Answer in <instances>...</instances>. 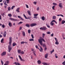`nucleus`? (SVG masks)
I'll list each match as a JSON object with an SVG mask.
<instances>
[{"instance_id": "obj_1", "label": "nucleus", "mask_w": 65, "mask_h": 65, "mask_svg": "<svg viewBox=\"0 0 65 65\" xmlns=\"http://www.w3.org/2000/svg\"><path fill=\"white\" fill-rule=\"evenodd\" d=\"M12 37H10L9 38V45L8 47V52L10 53L11 50L12 49V47H11L10 46H11V44L12 43Z\"/></svg>"}, {"instance_id": "obj_2", "label": "nucleus", "mask_w": 65, "mask_h": 65, "mask_svg": "<svg viewBox=\"0 0 65 65\" xmlns=\"http://www.w3.org/2000/svg\"><path fill=\"white\" fill-rule=\"evenodd\" d=\"M40 39L38 40V42L41 45H42V44H43L42 41H43L44 42H45V41L44 39L41 37H40Z\"/></svg>"}, {"instance_id": "obj_3", "label": "nucleus", "mask_w": 65, "mask_h": 65, "mask_svg": "<svg viewBox=\"0 0 65 65\" xmlns=\"http://www.w3.org/2000/svg\"><path fill=\"white\" fill-rule=\"evenodd\" d=\"M40 30H46L47 29V28L45 26H44L43 27H40Z\"/></svg>"}, {"instance_id": "obj_4", "label": "nucleus", "mask_w": 65, "mask_h": 65, "mask_svg": "<svg viewBox=\"0 0 65 65\" xmlns=\"http://www.w3.org/2000/svg\"><path fill=\"white\" fill-rule=\"evenodd\" d=\"M36 25H37V24L35 23H32L30 24V26L31 27H34Z\"/></svg>"}, {"instance_id": "obj_5", "label": "nucleus", "mask_w": 65, "mask_h": 65, "mask_svg": "<svg viewBox=\"0 0 65 65\" xmlns=\"http://www.w3.org/2000/svg\"><path fill=\"white\" fill-rule=\"evenodd\" d=\"M58 6L60 8H63V5H62V3H59Z\"/></svg>"}, {"instance_id": "obj_6", "label": "nucleus", "mask_w": 65, "mask_h": 65, "mask_svg": "<svg viewBox=\"0 0 65 65\" xmlns=\"http://www.w3.org/2000/svg\"><path fill=\"white\" fill-rule=\"evenodd\" d=\"M38 14H34V19H37L38 17H37L38 16Z\"/></svg>"}, {"instance_id": "obj_7", "label": "nucleus", "mask_w": 65, "mask_h": 65, "mask_svg": "<svg viewBox=\"0 0 65 65\" xmlns=\"http://www.w3.org/2000/svg\"><path fill=\"white\" fill-rule=\"evenodd\" d=\"M6 52H4L2 53L1 54V56H5L6 55Z\"/></svg>"}, {"instance_id": "obj_8", "label": "nucleus", "mask_w": 65, "mask_h": 65, "mask_svg": "<svg viewBox=\"0 0 65 65\" xmlns=\"http://www.w3.org/2000/svg\"><path fill=\"white\" fill-rule=\"evenodd\" d=\"M10 20H11L12 21H14L15 22L18 21L17 19H14L12 18H10Z\"/></svg>"}, {"instance_id": "obj_9", "label": "nucleus", "mask_w": 65, "mask_h": 65, "mask_svg": "<svg viewBox=\"0 0 65 65\" xmlns=\"http://www.w3.org/2000/svg\"><path fill=\"white\" fill-rule=\"evenodd\" d=\"M9 63V62L8 61H7L6 62V63H5L4 65H8Z\"/></svg>"}, {"instance_id": "obj_10", "label": "nucleus", "mask_w": 65, "mask_h": 65, "mask_svg": "<svg viewBox=\"0 0 65 65\" xmlns=\"http://www.w3.org/2000/svg\"><path fill=\"white\" fill-rule=\"evenodd\" d=\"M13 64H15L16 65H21V64L19 62H15L13 63Z\"/></svg>"}, {"instance_id": "obj_11", "label": "nucleus", "mask_w": 65, "mask_h": 65, "mask_svg": "<svg viewBox=\"0 0 65 65\" xmlns=\"http://www.w3.org/2000/svg\"><path fill=\"white\" fill-rule=\"evenodd\" d=\"M19 57L21 61H25V60L22 59L21 56L20 55H19Z\"/></svg>"}, {"instance_id": "obj_12", "label": "nucleus", "mask_w": 65, "mask_h": 65, "mask_svg": "<svg viewBox=\"0 0 65 65\" xmlns=\"http://www.w3.org/2000/svg\"><path fill=\"white\" fill-rule=\"evenodd\" d=\"M6 32L5 31L4 33L3 36L4 37H6Z\"/></svg>"}, {"instance_id": "obj_13", "label": "nucleus", "mask_w": 65, "mask_h": 65, "mask_svg": "<svg viewBox=\"0 0 65 65\" xmlns=\"http://www.w3.org/2000/svg\"><path fill=\"white\" fill-rule=\"evenodd\" d=\"M27 12L28 13V14L30 16H31V12L30 10H28L27 11Z\"/></svg>"}, {"instance_id": "obj_14", "label": "nucleus", "mask_w": 65, "mask_h": 65, "mask_svg": "<svg viewBox=\"0 0 65 65\" xmlns=\"http://www.w3.org/2000/svg\"><path fill=\"white\" fill-rule=\"evenodd\" d=\"M18 17L20 19H21V20H22V21H24V19H23V18H22V17H21L20 16H18Z\"/></svg>"}, {"instance_id": "obj_15", "label": "nucleus", "mask_w": 65, "mask_h": 65, "mask_svg": "<svg viewBox=\"0 0 65 65\" xmlns=\"http://www.w3.org/2000/svg\"><path fill=\"white\" fill-rule=\"evenodd\" d=\"M48 53H47L45 55V58H47V57L48 56Z\"/></svg>"}, {"instance_id": "obj_16", "label": "nucleus", "mask_w": 65, "mask_h": 65, "mask_svg": "<svg viewBox=\"0 0 65 65\" xmlns=\"http://www.w3.org/2000/svg\"><path fill=\"white\" fill-rule=\"evenodd\" d=\"M20 8H17L16 10V11H17L18 12H20Z\"/></svg>"}, {"instance_id": "obj_17", "label": "nucleus", "mask_w": 65, "mask_h": 65, "mask_svg": "<svg viewBox=\"0 0 65 65\" xmlns=\"http://www.w3.org/2000/svg\"><path fill=\"white\" fill-rule=\"evenodd\" d=\"M38 63L39 64H40L41 63V61L40 60H39L38 61Z\"/></svg>"}, {"instance_id": "obj_18", "label": "nucleus", "mask_w": 65, "mask_h": 65, "mask_svg": "<svg viewBox=\"0 0 65 65\" xmlns=\"http://www.w3.org/2000/svg\"><path fill=\"white\" fill-rule=\"evenodd\" d=\"M25 26L26 27H27L28 28H29V27H30V25L28 24H26Z\"/></svg>"}, {"instance_id": "obj_19", "label": "nucleus", "mask_w": 65, "mask_h": 65, "mask_svg": "<svg viewBox=\"0 0 65 65\" xmlns=\"http://www.w3.org/2000/svg\"><path fill=\"white\" fill-rule=\"evenodd\" d=\"M42 64L44 65H48L49 64H47V63H44V62H43L42 63Z\"/></svg>"}, {"instance_id": "obj_20", "label": "nucleus", "mask_w": 65, "mask_h": 65, "mask_svg": "<svg viewBox=\"0 0 65 65\" xmlns=\"http://www.w3.org/2000/svg\"><path fill=\"white\" fill-rule=\"evenodd\" d=\"M21 50H18V52L19 54H21Z\"/></svg>"}, {"instance_id": "obj_21", "label": "nucleus", "mask_w": 65, "mask_h": 65, "mask_svg": "<svg viewBox=\"0 0 65 65\" xmlns=\"http://www.w3.org/2000/svg\"><path fill=\"white\" fill-rule=\"evenodd\" d=\"M42 20H43V21H44L45 20V17L44 16L42 17Z\"/></svg>"}, {"instance_id": "obj_22", "label": "nucleus", "mask_w": 65, "mask_h": 65, "mask_svg": "<svg viewBox=\"0 0 65 65\" xmlns=\"http://www.w3.org/2000/svg\"><path fill=\"white\" fill-rule=\"evenodd\" d=\"M56 17L55 16H54L53 17V20H56Z\"/></svg>"}, {"instance_id": "obj_23", "label": "nucleus", "mask_w": 65, "mask_h": 65, "mask_svg": "<svg viewBox=\"0 0 65 65\" xmlns=\"http://www.w3.org/2000/svg\"><path fill=\"white\" fill-rule=\"evenodd\" d=\"M51 22H55V23L56 24H57V22H56V21H55V20H52Z\"/></svg>"}, {"instance_id": "obj_24", "label": "nucleus", "mask_w": 65, "mask_h": 65, "mask_svg": "<svg viewBox=\"0 0 65 65\" xmlns=\"http://www.w3.org/2000/svg\"><path fill=\"white\" fill-rule=\"evenodd\" d=\"M12 45H13V46H15L17 45V44L15 43H13L12 44Z\"/></svg>"}, {"instance_id": "obj_25", "label": "nucleus", "mask_w": 65, "mask_h": 65, "mask_svg": "<svg viewBox=\"0 0 65 65\" xmlns=\"http://www.w3.org/2000/svg\"><path fill=\"white\" fill-rule=\"evenodd\" d=\"M22 34L23 36H25V32H24V31H23Z\"/></svg>"}, {"instance_id": "obj_26", "label": "nucleus", "mask_w": 65, "mask_h": 65, "mask_svg": "<svg viewBox=\"0 0 65 65\" xmlns=\"http://www.w3.org/2000/svg\"><path fill=\"white\" fill-rule=\"evenodd\" d=\"M8 16L9 17H12V15L11 13H9L8 14Z\"/></svg>"}, {"instance_id": "obj_27", "label": "nucleus", "mask_w": 65, "mask_h": 65, "mask_svg": "<svg viewBox=\"0 0 65 65\" xmlns=\"http://www.w3.org/2000/svg\"><path fill=\"white\" fill-rule=\"evenodd\" d=\"M8 10L9 11H10V10H11V8L10 7H8Z\"/></svg>"}, {"instance_id": "obj_28", "label": "nucleus", "mask_w": 65, "mask_h": 65, "mask_svg": "<svg viewBox=\"0 0 65 65\" xmlns=\"http://www.w3.org/2000/svg\"><path fill=\"white\" fill-rule=\"evenodd\" d=\"M9 25L10 27H11V26H12V24H11V23L10 22L9 23Z\"/></svg>"}, {"instance_id": "obj_29", "label": "nucleus", "mask_w": 65, "mask_h": 65, "mask_svg": "<svg viewBox=\"0 0 65 65\" xmlns=\"http://www.w3.org/2000/svg\"><path fill=\"white\" fill-rule=\"evenodd\" d=\"M45 35V34H43L42 35V37L43 38H44V36Z\"/></svg>"}, {"instance_id": "obj_30", "label": "nucleus", "mask_w": 65, "mask_h": 65, "mask_svg": "<svg viewBox=\"0 0 65 65\" xmlns=\"http://www.w3.org/2000/svg\"><path fill=\"white\" fill-rule=\"evenodd\" d=\"M65 23V21L64 20H62V22H61V23L62 24H64V23Z\"/></svg>"}, {"instance_id": "obj_31", "label": "nucleus", "mask_w": 65, "mask_h": 65, "mask_svg": "<svg viewBox=\"0 0 65 65\" xmlns=\"http://www.w3.org/2000/svg\"><path fill=\"white\" fill-rule=\"evenodd\" d=\"M56 44H58L59 43V42L58 41H56L55 43Z\"/></svg>"}, {"instance_id": "obj_32", "label": "nucleus", "mask_w": 65, "mask_h": 65, "mask_svg": "<svg viewBox=\"0 0 65 65\" xmlns=\"http://www.w3.org/2000/svg\"><path fill=\"white\" fill-rule=\"evenodd\" d=\"M55 56L56 58H58V57L57 56V54H55Z\"/></svg>"}, {"instance_id": "obj_33", "label": "nucleus", "mask_w": 65, "mask_h": 65, "mask_svg": "<svg viewBox=\"0 0 65 65\" xmlns=\"http://www.w3.org/2000/svg\"><path fill=\"white\" fill-rule=\"evenodd\" d=\"M50 24L52 26H53L54 25V24L53 23V22H51V23H50Z\"/></svg>"}, {"instance_id": "obj_34", "label": "nucleus", "mask_w": 65, "mask_h": 65, "mask_svg": "<svg viewBox=\"0 0 65 65\" xmlns=\"http://www.w3.org/2000/svg\"><path fill=\"white\" fill-rule=\"evenodd\" d=\"M31 18H32L31 17L29 16L28 17L27 19H29V20H30V19H31Z\"/></svg>"}, {"instance_id": "obj_35", "label": "nucleus", "mask_w": 65, "mask_h": 65, "mask_svg": "<svg viewBox=\"0 0 65 65\" xmlns=\"http://www.w3.org/2000/svg\"><path fill=\"white\" fill-rule=\"evenodd\" d=\"M3 40H4V39L3 38L2 39L1 41V43H3Z\"/></svg>"}, {"instance_id": "obj_36", "label": "nucleus", "mask_w": 65, "mask_h": 65, "mask_svg": "<svg viewBox=\"0 0 65 65\" xmlns=\"http://www.w3.org/2000/svg\"><path fill=\"white\" fill-rule=\"evenodd\" d=\"M46 25L47 27H48V28H50V26H49V25H48V24H47V23H46Z\"/></svg>"}, {"instance_id": "obj_37", "label": "nucleus", "mask_w": 65, "mask_h": 65, "mask_svg": "<svg viewBox=\"0 0 65 65\" xmlns=\"http://www.w3.org/2000/svg\"><path fill=\"white\" fill-rule=\"evenodd\" d=\"M1 63H2V65H3V64H4V62L2 61V60H1Z\"/></svg>"}, {"instance_id": "obj_38", "label": "nucleus", "mask_w": 65, "mask_h": 65, "mask_svg": "<svg viewBox=\"0 0 65 65\" xmlns=\"http://www.w3.org/2000/svg\"><path fill=\"white\" fill-rule=\"evenodd\" d=\"M43 47H46V45H45V44H43Z\"/></svg>"}, {"instance_id": "obj_39", "label": "nucleus", "mask_w": 65, "mask_h": 65, "mask_svg": "<svg viewBox=\"0 0 65 65\" xmlns=\"http://www.w3.org/2000/svg\"><path fill=\"white\" fill-rule=\"evenodd\" d=\"M30 41H34V39H29Z\"/></svg>"}, {"instance_id": "obj_40", "label": "nucleus", "mask_w": 65, "mask_h": 65, "mask_svg": "<svg viewBox=\"0 0 65 65\" xmlns=\"http://www.w3.org/2000/svg\"><path fill=\"white\" fill-rule=\"evenodd\" d=\"M14 7H15V6H13L11 7V9H13Z\"/></svg>"}, {"instance_id": "obj_41", "label": "nucleus", "mask_w": 65, "mask_h": 65, "mask_svg": "<svg viewBox=\"0 0 65 65\" xmlns=\"http://www.w3.org/2000/svg\"><path fill=\"white\" fill-rule=\"evenodd\" d=\"M28 33H31V30L29 29L28 30Z\"/></svg>"}, {"instance_id": "obj_42", "label": "nucleus", "mask_w": 65, "mask_h": 65, "mask_svg": "<svg viewBox=\"0 0 65 65\" xmlns=\"http://www.w3.org/2000/svg\"><path fill=\"white\" fill-rule=\"evenodd\" d=\"M55 6H53L52 7V9H53V10H55Z\"/></svg>"}, {"instance_id": "obj_43", "label": "nucleus", "mask_w": 65, "mask_h": 65, "mask_svg": "<svg viewBox=\"0 0 65 65\" xmlns=\"http://www.w3.org/2000/svg\"><path fill=\"white\" fill-rule=\"evenodd\" d=\"M21 54H22V55H23V54H24V52L22 51H21Z\"/></svg>"}, {"instance_id": "obj_44", "label": "nucleus", "mask_w": 65, "mask_h": 65, "mask_svg": "<svg viewBox=\"0 0 65 65\" xmlns=\"http://www.w3.org/2000/svg\"><path fill=\"white\" fill-rule=\"evenodd\" d=\"M51 32H50V31H48L47 32V34H51Z\"/></svg>"}, {"instance_id": "obj_45", "label": "nucleus", "mask_w": 65, "mask_h": 65, "mask_svg": "<svg viewBox=\"0 0 65 65\" xmlns=\"http://www.w3.org/2000/svg\"><path fill=\"white\" fill-rule=\"evenodd\" d=\"M2 27L3 28H5V25L4 24H3L2 25Z\"/></svg>"}, {"instance_id": "obj_46", "label": "nucleus", "mask_w": 65, "mask_h": 65, "mask_svg": "<svg viewBox=\"0 0 65 65\" xmlns=\"http://www.w3.org/2000/svg\"><path fill=\"white\" fill-rule=\"evenodd\" d=\"M54 52V50H52V51H51L50 52L51 53V54H52V53H53V52Z\"/></svg>"}, {"instance_id": "obj_47", "label": "nucleus", "mask_w": 65, "mask_h": 65, "mask_svg": "<svg viewBox=\"0 0 65 65\" xmlns=\"http://www.w3.org/2000/svg\"><path fill=\"white\" fill-rule=\"evenodd\" d=\"M25 43V42L24 41H22L21 42V44H24Z\"/></svg>"}, {"instance_id": "obj_48", "label": "nucleus", "mask_w": 65, "mask_h": 65, "mask_svg": "<svg viewBox=\"0 0 65 65\" xmlns=\"http://www.w3.org/2000/svg\"><path fill=\"white\" fill-rule=\"evenodd\" d=\"M6 1L7 2V3H9V0H6Z\"/></svg>"}, {"instance_id": "obj_49", "label": "nucleus", "mask_w": 65, "mask_h": 65, "mask_svg": "<svg viewBox=\"0 0 65 65\" xmlns=\"http://www.w3.org/2000/svg\"><path fill=\"white\" fill-rule=\"evenodd\" d=\"M53 4L54 5H57V4L56 3H53Z\"/></svg>"}, {"instance_id": "obj_50", "label": "nucleus", "mask_w": 65, "mask_h": 65, "mask_svg": "<svg viewBox=\"0 0 65 65\" xmlns=\"http://www.w3.org/2000/svg\"><path fill=\"white\" fill-rule=\"evenodd\" d=\"M6 1H5V2L4 3V4L5 5H6L8 6V5H7V4H6Z\"/></svg>"}, {"instance_id": "obj_51", "label": "nucleus", "mask_w": 65, "mask_h": 65, "mask_svg": "<svg viewBox=\"0 0 65 65\" xmlns=\"http://www.w3.org/2000/svg\"><path fill=\"white\" fill-rule=\"evenodd\" d=\"M25 5L27 8H29V7L28 6V5L26 4Z\"/></svg>"}, {"instance_id": "obj_52", "label": "nucleus", "mask_w": 65, "mask_h": 65, "mask_svg": "<svg viewBox=\"0 0 65 65\" xmlns=\"http://www.w3.org/2000/svg\"><path fill=\"white\" fill-rule=\"evenodd\" d=\"M31 36L32 37V38H34V36H33V34H31Z\"/></svg>"}, {"instance_id": "obj_53", "label": "nucleus", "mask_w": 65, "mask_h": 65, "mask_svg": "<svg viewBox=\"0 0 65 65\" xmlns=\"http://www.w3.org/2000/svg\"><path fill=\"white\" fill-rule=\"evenodd\" d=\"M62 64L63 65H65V61H64V62H63L62 63Z\"/></svg>"}, {"instance_id": "obj_54", "label": "nucleus", "mask_w": 65, "mask_h": 65, "mask_svg": "<svg viewBox=\"0 0 65 65\" xmlns=\"http://www.w3.org/2000/svg\"><path fill=\"white\" fill-rule=\"evenodd\" d=\"M22 23H23V22H20L18 23V24H22Z\"/></svg>"}, {"instance_id": "obj_55", "label": "nucleus", "mask_w": 65, "mask_h": 65, "mask_svg": "<svg viewBox=\"0 0 65 65\" xmlns=\"http://www.w3.org/2000/svg\"><path fill=\"white\" fill-rule=\"evenodd\" d=\"M54 39L55 40V41H58V40H57V38H55Z\"/></svg>"}, {"instance_id": "obj_56", "label": "nucleus", "mask_w": 65, "mask_h": 65, "mask_svg": "<svg viewBox=\"0 0 65 65\" xmlns=\"http://www.w3.org/2000/svg\"><path fill=\"white\" fill-rule=\"evenodd\" d=\"M22 27H20V28H19V30H22Z\"/></svg>"}, {"instance_id": "obj_57", "label": "nucleus", "mask_w": 65, "mask_h": 65, "mask_svg": "<svg viewBox=\"0 0 65 65\" xmlns=\"http://www.w3.org/2000/svg\"><path fill=\"white\" fill-rule=\"evenodd\" d=\"M40 49L41 50V51H42V50H43L42 49V47H41V46H40Z\"/></svg>"}, {"instance_id": "obj_58", "label": "nucleus", "mask_w": 65, "mask_h": 65, "mask_svg": "<svg viewBox=\"0 0 65 65\" xmlns=\"http://www.w3.org/2000/svg\"><path fill=\"white\" fill-rule=\"evenodd\" d=\"M34 4H35V5H36V4H37V2H34Z\"/></svg>"}, {"instance_id": "obj_59", "label": "nucleus", "mask_w": 65, "mask_h": 65, "mask_svg": "<svg viewBox=\"0 0 65 65\" xmlns=\"http://www.w3.org/2000/svg\"><path fill=\"white\" fill-rule=\"evenodd\" d=\"M39 10V7H38L37 9V10Z\"/></svg>"}, {"instance_id": "obj_60", "label": "nucleus", "mask_w": 65, "mask_h": 65, "mask_svg": "<svg viewBox=\"0 0 65 65\" xmlns=\"http://www.w3.org/2000/svg\"><path fill=\"white\" fill-rule=\"evenodd\" d=\"M62 20V19L61 18H60L59 19V21H61V20Z\"/></svg>"}, {"instance_id": "obj_61", "label": "nucleus", "mask_w": 65, "mask_h": 65, "mask_svg": "<svg viewBox=\"0 0 65 65\" xmlns=\"http://www.w3.org/2000/svg\"><path fill=\"white\" fill-rule=\"evenodd\" d=\"M51 36H52V37H53L54 36V34H52L51 35Z\"/></svg>"}, {"instance_id": "obj_62", "label": "nucleus", "mask_w": 65, "mask_h": 65, "mask_svg": "<svg viewBox=\"0 0 65 65\" xmlns=\"http://www.w3.org/2000/svg\"><path fill=\"white\" fill-rule=\"evenodd\" d=\"M7 55H8V56H11V54L9 53Z\"/></svg>"}, {"instance_id": "obj_63", "label": "nucleus", "mask_w": 65, "mask_h": 65, "mask_svg": "<svg viewBox=\"0 0 65 65\" xmlns=\"http://www.w3.org/2000/svg\"><path fill=\"white\" fill-rule=\"evenodd\" d=\"M13 17H17V15H13Z\"/></svg>"}, {"instance_id": "obj_64", "label": "nucleus", "mask_w": 65, "mask_h": 65, "mask_svg": "<svg viewBox=\"0 0 65 65\" xmlns=\"http://www.w3.org/2000/svg\"><path fill=\"white\" fill-rule=\"evenodd\" d=\"M60 16H61L62 17H64V16L62 14H60Z\"/></svg>"}]
</instances>
